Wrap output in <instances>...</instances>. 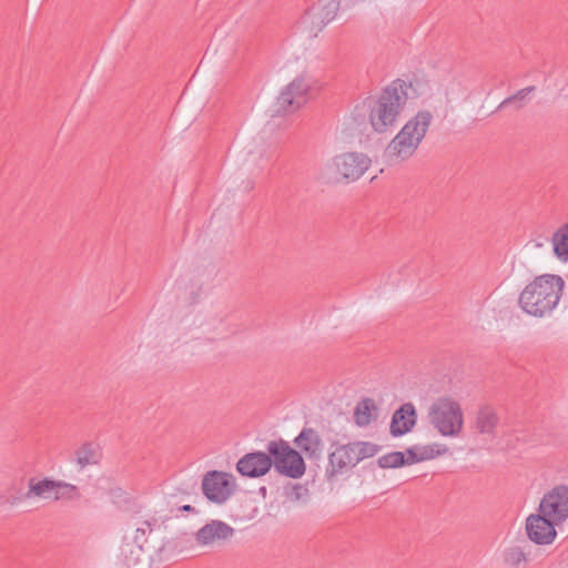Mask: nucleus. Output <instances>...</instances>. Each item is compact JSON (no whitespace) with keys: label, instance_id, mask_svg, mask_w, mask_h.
<instances>
[{"label":"nucleus","instance_id":"obj_1","mask_svg":"<svg viewBox=\"0 0 568 568\" xmlns=\"http://www.w3.org/2000/svg\"><path fill=\"white\" fill-rule=\"evenodd\" d=\"M564 285L565 282L559 275L537 276L519 294V307L534 317L550 315L560 301Z\"/></svg>","mask_w":568,"mask_h":568},{"label":"nucleus","instance_id":"obj_2","mask_svg":"<svg viewBox=\"0 0 568 568\" xmlns=\"http://www.w3.org/2000/svg\"><path fill=\"white\" fill-rule=\"evenodd\" d=\"M433 120L429 111H419L406 122L385 149L389 163H402L412 158L423 142Z\"/></svg>","mask_w":568,"mask_h":568},{"label":"nucleus","instance_id":"obj_3","mask_svg":"<svg viewBox=\"0 0 568 568\" xmlns=\"http://www.w3.org/2000/svg\"><path fill=\"white\" fill-rule=\"evenodd\" d=\"M379 450L381 447L371 442L333 443L328 453L325 476L328 480H333L354 468L364 459L376 456Z\"/></svg>","mask_w":568,"mask_h":568},{"label":"nucleus","instance_id":"obj_4","mask_svg":"<svg viewBox=\"0 0 568 568\" xmlns=\"http://www.w3.org/2000/svg\"><path fill=\"white\" fill-rule=\"evenodd\" d=\"M407 101L403 83L394 82L385 88L371 104L369 122L373 130L384 133L392 126Z\"/></svg>","mask_w":568,"mask_h":568},{"label":"nucleus","instance_id":"obj_5","mask_svg":"<svg viewBox=\"0 0 568 568\" xmlns=\"http://www.w3.org/2000/svg\"><path fill=\"white\" fill-rule=\"evenodd\" d=\"M430 425L445 437L458 436L464 426L460 404L450 397H439L429 407Z\"/></svg>","mask_w":568,"mask_h":568},{"label":"nucleus","instance_id":"obj_6","mask_svg":"<svg viewBox=\"0 0 568 568\" xmlns=\"http://www.w3.org/2000/svg\"><path fill=\"white\" fill-rule=\"evenodd\" d=\"M266 450L271 456L272 466L281 475L292 479H298L304 476L306 465L302 455L292 448L284 439L271 440L266 445Z\"/></svg>","mask_w":568,"mask_h":568},{"label":"nucleus","instance_id":"obj_7","mask_svg":"<svg viewBox=\"0 0 568 568\" xmlns=\"http://www.w3.org/2000/svg\"><path fill=\"white\" fill-rule=\"evenodd\" d=\"M371 159L367 155L351 152L335 156L327 169L338 181H356L367 171Z\"/></svg>","mask_w":568,"mask_h":568},{"label":"nucleus","instance_id":"obj_8","mask_svg":"<svg viewBox=\"0 0 568 568\" xmlns=\"http://www.w3.org/2000/svg\"><path fill=\"white\" fill-rule=\"evenodd\" d=\"M311 85V79L304 74L294 79L282 90L277 98L278 111L291 113L300 109L307 100Z\"/></svg>","mask_w":568,"mask_h":568},{"label":"nucleus","instance_id":"obj_9","mask_svg":"<svg viewBox=\"0 0 568 568\" xmlns=\"http://www.w3.org/2000/svg\"><path fill=\"white\" fill-rule=\"evenodd\" d=\"M538 511L558 525L565 523L568 519V486L559 485L546 493L540 500Z\"/></svg>","mask_w":568,"mask_h":568},{"label":"nucleus","instance_id":"obj_10","mask_svg":"<svg viewBox=\"0 0 568 568\" xmlns=\"http://www.w3.org/2000/svg\"><path fill=\"white\" fill-rule=\"evenodd\" d=\"M202 490L209 500L223 504L233 493L231 476L223 471H210L202 480Z\"/></svg>","mask_w":568,"mask_h":568},{"label":"nucleus","instance_id":"obj_11","mask_svg":"<svg viewBox=\"0 0 568 568\" xmlns=\"http://www.w3.org/2000/svg\"><path fill=\"white\" fill-rule=\"evenodd\" d=\"M556 526L559 525L538 510L526 518L527 536L537 545H550L557 536Z\"/></svg>","mask_w":568,"mask_h":568},{"label":"nucleus","instance_id":"obj_12","mask_svg":"<svg viewBox=\"0 0 568 568\" xmlns=\"http://www.w3.org/2000/svg\"><path fill=\"white\" fill-rule=\"evenodd\" d=\"M234 528L222 520H211L195 534L196 544L202 547H213L231 539Z\"/></svg>","mask_w":568,"mask_h":568},{"label":"nucleus","instance_id":"obj_13","mask_svg":"<svg viewBox=\"0 0 568 568\" xmlns=\"http://www.w3.org/2000/svg\"><path fill=\"white\" fill-rule=\"evenodd\" d=\"M272 468V459L268 453L253 452L241 457L236 464V470L244 477L257 478L267 474Z\"/></svg>","mask_w":568,"mask_h":568},{"label":"nucleus","instance_id":"obj_14","mask_svg":"<svg viewBox=\"0 0 568 568\" xmlns=\"http://www.w3.org/2000/svg\"><path fill=\"white\" fill-rule=\"evenodd\" d=\"M416 424V410L412 403L403 404L392 416L389 430L392 436L398 437L410 432Z\"/></svg>","mask_w":568,"mask_h":568},{"label":"nucleus","instance_id":"obj_15","mask_svg":"<svg viewBox=\"0 0 568 568\" xmlns=\"http://www.w3.org/2000/svg\"><path fill=\"white\" fill-rule=\"evenodd\" d=\"M294 444L310 459H318L323 450L322 438L313 428H303L298 436L295 437Z\"/></svg>","mask_w":568,"mask_h":568},{"label":"nucleus","instance_id":"obj_16","mask_svg":"<svg viewBox=\"0 0 568 568\" xmlns=\"http://www.w3.org/2000/svg\"><path fill=\"white\" fill-rule=\"evenodd\" d=\"M499 424V415L490 405H483L478 408L474 426L481 435H494Z\"/></svg>","mask_w":568,"mask_h":568},{"label":"nucleus","instance_id":"obj_17","mask_svg":"<svg viewBox=\"0 0 568 568\" xmlns=\"http://www.w3.org/2000/svg\"><path fill=\"white\" fill-rule=\"evenodd\" d=\"M101 458L102 453L100 447L92 443H85L75 450V463L80 469L98 465Z\"/></svg>","mask_w":568,"mask_h":568},{"label":"nucleus","instance_id":"obj_18","mask_svg":"<svg viewBox=\"0 0 568 568\" xmlns=\"http://www.w3.org/2000/svg\"><path fill=\"white\" fill-rule=\"evenodd\" d=\"M57 487V480L44 478L42 480H36L31 478L29 480V489L26 494V498L39 497L43 499H52Z\"/></svg>","mask_w":568,"mask_h":568},{"label":"nucleus","instance_id":"obj_19","mask_svg":"<svg viewBox=\"0 0 568 568\" xmlns=\"http://www.w3.org/2000/svg\"><path fill=\"white\" fill-rule=\"evenodd\" d=\"M143 552L144 549L141 546L130 540L129 536H125L121 547V557L128 568L138 565L141 561Z\"/></svg>","mask_w":568,"mask_h":568},{"label":"nucleus","instance_id":"obj_20","mask_svg":"<svg viewBox=\"0 0 568 568\" xmlns=\"http://www.w3.org/2000/svg\"><path fill=\"white\" fill-rule=\"evenodd\" d=\"M554 253L561 262H568V224H564L552 235Z\"/></svg>","mask_w":568,"mask_h":568},{"label":"nucleus","instance_id":"obj_21","mask_svg":"<svg viewBox=\"0 0 568 568\" xmlns=\"http://www.w3.org/2000/svg\"><path fill=\"white\" fill-rule=\"evenodd\" d=\"M528 554L520 546H510L503 551V561L509 568H520L526 565Z\"/></svg>","mask_w":568,"mask_h":568},{"label":"nucleus","instance_id":"obj_22","mask_svg":"<svg viewBox=\"0 0 568 568\" xmlns=\"http://www.w3.org/2000/svg\"><path fill=\"white\" fill-rule=\"evenodd\" d=\"M376 409L375 403L371 398L362 399L355 407L354 419L357 426L364 427L372 422V412Z\"/></svg>","mask_w":568,"mask_h":568},{"label":"nucleus","instance_id":"obj_23","mask_svg":"<svg viewBox=\"0 0 568 568\" xmlns=\"http://www.w3.org/2000/svg\"><path fill=\"white\" fill-rule=\"evenodd\" d=\"M156 526L158 520L155 518L143 520L139 526H136L133 535L129 536V539L143 548L148 541L149 536L152 534Z\"/></svg>","mask_w":568,"mask_h":568},{"label":"nucleus","instance_id":"obj_24","mask_svg":"<svg viewBox=\"0 0 568 568\" xmlns=\"http://www.w3.org/2000/svg\"><path fill=\"white\" fill-rule=\"evenodd\" d=\"M536 90L535 85H529L524 89H520L515 94L509 95L508 98L504 99L501 103L498 105V110L504 109L508 105L514 104L516 109H521L526 105L528 95Z\"/></svg>","mask_w":568,"mask_h":568},{"label":"nucleus","instance_id":"obj_25","mask_svg":"<svg viewBox=\"0 0 568 568\" xmlns=\"http://www.w3.org/2000/svg\"><path fill=\"white\" fill-rule=\"evenodd\" d=\"M80 498L79 488L63 480H57L53 500H77Z\"/></svg>","mask_w":568,"mask_h":568},{"label":"nucleus","instance_id":"obj_26","mask_svg":"<svg viewBox=\"0 0 568 568\" xmlns=\"http://www.w3.org/2000/svg\"><path fill=\"white\" fill-rule=\"evenodd\" d=\"M466 95V89L460 81L454 80L445 88V97L448 104L465 100Z\"/></svg>","mask_w":568,"mask_h":568},{"label":"nucleus","instance_id":"obj_27","mask_svg":"<svg viewBox=\"0 0 568 568\" xmlns=\"http://www.w3.org/2000/svg\"><path fill=\"white\" fill-rule=\"evenodd\" d=\"M381 468H397L405 465V454L402 452H392L381 456L377 459Z\"/></svg>","mask_w":568,"mask_h":568},{"label":"nucleus","instance_id":"obj_28","mask_svg":"<svg viewBox=\"0 0 568 568\" xmlns=\"http://www.w3.org/2000/svg\"><path fill=\"white\" fill-rule=\"evenodd\" d=\"M435 446H415V448L417 449V457H418V462H424V460H427V459H432L438 455L442 454V450L437 449L435 450ZM446 452V448L443 449V453Z\"/></svg>","mask_w":568,"mask_h":568},{"label":"nucleus","instance_id":"obj_29","mask_svg":"<svg viewBox=\"0 0 568 568\" xmlns=\"http://www.w3.org/2000/svg\"><path fill=\"white\" fill-rule=\"evenodd\" d=\"M405 454V465H412L418 462L417 449L415 447L408 448Z\"/></svg>","mask_w":568,"mask_h":568},{"label":"nucleus","instance_id":"obj_30","mask_svg":"<svg viewBox=\"0 0 568 568\" xmlns=\"http://www.w3.org/2000/svg\"><path fill=\"white\" fill-rule=\"evenodd\" d=\"M178 510L187 511V513H195L194 507H192L191 505H184V506L178 508Z\"/></svg>","mask_w":568,"mask_h":568},{"label":"nucleus","instance_id":"obj_31","mask_svg":"<svg viewBox=\"0 0 568 568\" xmlns=\"http://www.w3.org/2000/svg\"><path fill=\"white\" fill-rule=\"evenodd\" d=\"M260 491L263 494V496H265V494H266V488H265V487H261Z\"/></svg>","mask_w":568,"mask_h":568}]
</instances>
